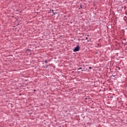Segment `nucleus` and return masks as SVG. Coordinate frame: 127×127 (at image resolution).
<instances>
[{
    "label": "nucleus",
    "instance_id": "6e6552de",
    "mask_svg": "<svg viewBox=\"0 0 127 127\" xmlns=\"http://www.w3.org/2000/svg\"><path fill=\"white\" fill-rule=\"evenodd\" d=\"M87 36H89V35H88Z\"/></svg>",
    "mask_w": 127,
    "mask_h": 127
},
{
    "label": "nucleus",
    "instance_id": "39448f33",
    "mask_svg": "<svg viewBox=\"0 0 127 127\" xmlns=\"http://www.w3.org/2000/svg\"><path fill=\"white\" fill-rule=\"evenodd\" d=\"M85 39H86V40H87L88 37H86V38H85Z\"/></svg>",
    "mask_w": 127,
    "mask_h": 127
},
{
    "label": "nucleus",
    "instance_id": "7ed1b4c3",
    "mask_svg": "<svg viewBox=\"0 0 127 127\" xmlns=\"http://www.w3.org/2000/svg\"><path fill=\"white\" fill-rule=\"evenodd\" d=\"M45 63H46V64L48 63V62L47 61H45Z\"/></svg>",
    "mask_w": 127,
    "mask_h": 127
},
{
    "label": "nucleus",
    "instance_id": "f03ea898",
    "mask_svg": "<svg viewBox=\"0 0 127 127\" xmlns=\"http://www.w3.org/2000/svg\"><path fill=\"white\" fill-rule=\"evenodd\" d=\"M81 69H82V67H79V68L77 69V70H80Z\"/></svg>",
    "mask_w": 127,
    "mask_h": 127
},
{
    "label": "nucleus",
    "instance_id": "423d86ee",
    "mask_svg": "<svg viewBox=\"0 0 127 127\" xmlns=\"http://www.w3.org/2000/svg\"><path fill=\"white\" fill-rule=\"evenodd\" d=\"M89 69H92V67H89Z\"/></svg>",
    "mask_w": 127,
    "mask_h": 127
},
{
    "label": "nucleus",
    "instance_id": "20e7f679",
    "mask_svg": "<svg viewBox=\"0 0 127 127\" xmlns=\"http://www.w3.org/2000/svg\"><path fill=\"white\" fill-rule=\"evenodd\" d=\"M53 13H54V15H55L56 14V13L54 12Z\"/></svg>",
    "mask_w": 127,
    "mask_h": 127
},
{
    "label": "nucleus",
    "instance_id": "f257e3e1",
    "mask_svg": "<svg viewBox=\"0 0 127 127\" xmlns=\"http://www.w3.org/2000/svg\"><path fill=\"white\" fill-rule=\"evenodd\" d=\"M79 50H80V47L78 46L74 48V49L73 50V52H77V51H79Z\"/></svg>",
    "mask_w": 127,
    "mask_h": 127
},
{
    "label": "nucleus",
    "instance_id": "0eeeda50",
    "mask_svg": "<svg viewBox=\"0 0 127 127\" xmlns=\"http://www.w3.org/2000/svg\"><path fill=\"white\" fill-rule=\"evenodd\" d=\"M52 12L54 11V10H52Z\"/></svg>",
    "mask_w": 127,
    "mask_h": 127
}]
</instances>
